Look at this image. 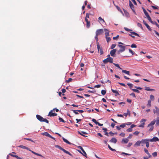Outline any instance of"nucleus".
<instances>
[{
    "label": "nucleus",
    "instance_id": "nucleus-1",
    "mask_svg": "<svg viewBox=\"0 0 159 159\" xmlns=\"http://www.w3.org/2000/svg\"><path fill=\"white\" fill-rule=\"evenodd\" d=\"M19 147L20 148H22L23 149H26L27 150H29V151H30L32 153L34 154L35 155H36L40 156L41 157H44L42 155H41V154L39 153H37L35 152H34L33 151H32L31 150L29 149L27 147L22 145H20V146H19Z\"/></svg>",
    "mask_w": 159,
    "mask_h": 159
},
{
    "label": "nucleus",
    "instance_id": "nucleus-2",
    "mask_svg": "<svg viewBox=\"0 0 159 159\" xmlns=\"http://www.w3.org/2000/svg\"><path fill=\"white\" fill-rule=\"evenodd\" d=\"M156 120L155 119H154L150 123H149L148 125V127H149L150 128L149 129V131H152L153 130L154 127L153 125H154L156 122Z\"/></svg>",
    "mask_w": 159,
    "mask_h": 159
},
{
    "label": "nucleus",
    "instance_id": "nucleus-3",
    "mask_svg": "<svg viewBox=\"0 0 159 159\" xmlns=\"http://www.w3.org/2000/svg\"><path fill=\"white\" fill-rule=\"evenodd\" d=\"M36 117L37 119L40 122H44L47 123H49V121L47 120L46 119L43 118L42 116L39 115H37Z\"/></svg>",
    "mask_w": 159,
    "mask_h": 159
},
{
    "label": "nucleus",
    "instance_id": "nucleus-4",
    "mask_svg": "<svg viewBox=\"0 0 159 159\" xmlns=\"http://www.w3.org/2000/svg\"><path fill=\"white\" fill-rule=\"evenodd\" d=\"M118 46L119 48H120V49L117 52V53L118 54H120V53L122 52L125 51L126 48L125 46L121 45H118Z\"/></svg>",
    "mask_w": 159,
    "mask_h": 159
},
{
    "label": "nucleus",
    "instance_id": "nucleus-5",
    "mask_svg": "<svg viewBox=\"0 0 159 159\" xmlns=\"http://www.w3.org/2000/svg\"><path fill=\"white\" fill-rule=\"evenodd\" d=\"M55 147L56 148H58L59 149L63 151L65 153H66L69 154L71 156H72V155L69 152L66 150L61 147L59 145H56L55 146Z\"/></svg>",
    "mask_w": 159,
    "mask_h": 159
},
{
    "label": "nucleus",
    "instance_id": "nucleus-6",
    "mask_svg": "<svg viewBox=\"0 0 159 159\" xmlns=\"http://www.w3.org/2000/svg\"><path fill=\"white\" fill-rule=\"evenodd\" d=\"M113 59L112 57H107L103 61V62L105 64L107 63L108 62L113 63Z\"/></svg>",
    "mask_w": 159,
    "mask_h": 159
},
{
    "label": "nucleus",
    "instance_id": "nucleus-7",
    "mask_svg": "<svg viewBox=\"0 0 159 159\" xmlns=\"http://www.w3.org/2000/svg\"><path fill=\"white\" fill-rule=\"evenodd\" d=\"M103 33V30L102 29L97 30L96 32V34L97 35H99Z\"/></svg>",
    "mask_w": 159,
    "mask_h": 159
},
{
    "label": "nucleus",
    "instance_id": "nucleus-8",
    "mask_svg": "<svg viewBox=\"0 0 159 159\" xmlns=\"http://www.w3.org/2000/svg\"><path fill=\"white\" fill-rule=\"evenodd\" d=\"M97 48L98 52L100 51V54H103V51H102V47H100L99 43L98 42H97Z\"/></svg>",
    "mask_w": 159,
    "mask_h": 159
},
{
    "label": "nucleus",
    "instance_id": "nucleus-9",
    "mask_svg": "<svg viewBox=\"0 0 159 159\" xmlns=\"http://www.w3.org/2000/svg\"><path fill=\"white\" fill-rule=\"evenodd\" d=\"M155 109H153V111L154 114H156L157 116H159V108L157 107H155Z\"/></svg>",
    "mask_w": 159,
    "mask_h": 159
},
{
    "label": "nucleus",
    "instance_id": "nucleus-10",
    "mask_svg": "<svg viewBox=\"0 0 159 159\" xmlns=\"http://www.w3.org/2000/svg\"><path fill=\"white\" fill-rule=\"evenodd\" d=\"M116 49H113L110 51V54L113 57H115L116 56Z\"/></svg>",
    "mask_w": 159,
    "mask_h": 159
},
{
    "label": "nucleus",
    "instance_id": "nucleus-11",
    "mask_svg": "<svg viewBox=\"0 0 159 159\" xmlns=\"http://www.w3.org/2000/svg\"><path fill=\"white\" fill-rule=\"evenodd\" d=\"M129 35L133 38H134V36H133L134 35L139 37V35L138 34L134 32H130V34H129Z\"/></svg>",
    "mask_w": 159,
    "mask_h": 159
},
{
    "label": "nucleus",
    "instance_id": "nucleus-12",
    "mask_svg": "<svg viewBox=\"0 0 159 159\" xmlns=\"http://www.w3.org/2000/svg\"><path fill=\"white\" fill-rule=\"evenodd\" d=\"M129 5L130 8L132 10L133 12L135 14H136V12L134 9V7L133 4L130 1H129Z\"/></svg>",
    "mask_w": 159,
    "mask_h": 159
},
{
    "label": "nucleus",
    "instance_id": "nucleus-13",
    "mask_svg": "<svg viewBox=\"0 0 159 159\" xmlns=\"http://www.w3.org/2000/svg\"><path fill=\"white\" fill-rule=\"evenodd\" d=\"M78 148H79L80 149L82 150V151L83 152V154H82L85 157H87V154H86L85 152L84 151V150L83 148H82V147L81 146H78Z\"/></svg>",
    "mask_w": 159,
    "mask_h": 159
},
{
    "label": "nucleus",
    "instance_id": "nucleus-14",
    "mask_svg": "<svg viewBox=\"0 0 159 159\" xmlns=\"http://www.w3.org/2000/svg\"><path fill=\"white\" fill-rule=\"evenodd\" d=\"M53 110H51L49 113L48 116H55L57 115V114L56 113H53Z\"/></svg>",
    "mask_w": 159,
    "mask_h": 159
},
{
    "label": "nucleus",
    "instance_id": "nucleus-15",
    "mask_svg": "<svg viewBox=\"0 0 159 159\" xmlns=\"http://www.w3.org/2000/svg\"><path fill=\"white\" fill-rule=\"evenodd\" d=\"M148 141H149V139H142L141 141H140L141 144H142L141 145L143 146L145 143H147V142Z\"/></svg>",
    "mask_w": 159,
    "mask_h": 159
},
{
    "label": "nucleus",
    "instance_id": "nucleus-16",
    "mask_svg": "<svg viewBox=\"0 0 159 159\" xmlns=\"http://www.w3.org/2000/svg\"><path fill=\"white\" fill-rule=\"evenodd\" d=\"M149 141L151 142H156L159 141V139L157 137H154L151 139H149Z\"/></svg>",
    "mask_w": 159,
    "mask_h": 159
},
{
    "label": "nucleus",
    "instance_id": "nucleus-17",
    "mask_svg": "<svg viewBox=\"0 0 159 159\" xmlns=\"http://www.w3.org/2000/svg\"><path fill=\"white\" fill-rule=\"evenodd\" d=\"M126 125L125 124H123L120 125V126H116V129L118 130H120L121 128H124Z\"/></svg>",
    "mask_w": 159,
    "mask_h": 159
},
{
    "label": "nucleus",
    "instance_id": "nucleus-18",
    "mask_svg": "<svg viewBox=\"0 0 159 159\" xmlns=\"http://www.w3.org/2000/svg\"><path fill=\"white\" fill-rule=\"evenodd\" d=\"M104 30L105 31V37H108L109 36V31L106 29H104Z\"/></svg>",
    "mask_w": 159,
    "mask_h": 159
},
{
    "label": "nucleus",
    "instance_id": "nucleus-19",
    "mask_svg": "<svg viewBox=\"0 0 159 159\" xmlns=\"http://www.w3.org/2000/svg\"><path fill=\"white\" fill-rule=\"evenodd\" d=\"M109 141L111 143H116L117 142V140L115 138H112Z\"/></svg>",
    "mask_w": 159,
    "mask_h": 159
},
{
    "label": "nucleus",
    "instance_id": "nucleus-20",
    "mask_svg": "<svg viewBox=\"0 0 159 159\" xmlns=\"http://www.w3.org/2000/svg\"><path fill=\"white\" fill-rule=\"evenodd\" d=\"M123 11L126 16L127 17H129V13L125 10L123 9Z\"/></svg>",
    "mask_w": 159,
    "mask_h": 159
},
{
    "label": "nucleus",
    "instance_id": "nucleus-21",
    "mask_svg": "<svg viewBox=\"0 0 159 159\" xmlns=\"http://www.w3.org/2000/svg\"><path fill=\"white\" fill-rule=\"evenodd\" d=\"M129 141V140L127 139H123L122 140V143H126Z\"/></svg>",
    "mask_w": 159,
    "mask_h": 159
},
{
    "label": "nucleus",
    "instance_id": "nucleus-22",
    "mask_svg": "<svg viewBox=\"0 0 159 159\" xmlns=\"http://www.w3.org/2000/svg\"><path fill=\"white\" fill-rule=\"evenodd\" d=\"M111 90L113 93L116 94V96H117V95H120L119 93L117 90L112 89H111Z\"/></svg>",
    "mask_w": 159,
    "mask_h": 159
},
{
    "label": "nucleus",
    "instance_id": "nucleus-23",
    "mask_svg": "<svg viewBox=\"0 0 159 159\" xmlns=\"http://www.w3.org/2000/svg\"><path fill=\"white\" fill-rule=\"evenodd\" d=\"M140 144H141L140 141H138L134 144V146L135 147L136 146H139L140 145Z\"/></svg>",
    "mask_w": 159,
    "mask_h": 159
},
{
    "label": "nucleus",
    "instance_id": "nucleus-24",
    "mask_svg": "<svg viewBox=\"0 0 159 159\" xmlns=\"http://www.w3.org/2000/svg\"><path fill=\"white\" fill-rule=\"evenodd\" d=\"M142 8L143 11L145 15L146 16H148V15H148V13L147 12V11H146V10L144 9V7H142Z\"/></svg>",
    "mask_w": 159,
    "mask_h": 159
},
{
    "label": "nucleus",
    "instance_id": "nucleus-25",
    "mask_svg": "<svg viewBox=\"0 0 159 159\" xmlns=\"http://www.w3.org/2000/svg\"><path fill=\"white\" fill-rule=\"evenodd\" d=\"M43 135L46 136H47L49 137L50 136V135L48 134V133L46 132H45L44 133H43L42 134Z\"/></svg>",
    "mask_w": 159,
    "mask_h": 159
},
{
    "label": "nucleus",
    "instance_id": "nucleus-26",
    "mask_svg": "<svg viewBox=\"0 0 159 159\" xmlns=\"http://www.w3.org/2000/svg\"><path fill=\"white\" fill-rule=\"evenodd\" d=\"M98 20L99 21L102 22V23L103 22L105 23L104 20L102 19L101 17H99L98 18Z\"/></svg>",
    "mask_w": 159,
    "mask_h": 159
},
{
    "label": "nucleus",
    "instance_id": "nucleus-27",
    "mask_svg": "<svg viewBox=\"0 0 159 159\" xmlns=\"http://www.w3.org/2000/svg\"><path fill=\"white\" fill-rule=\"evenodd\" d=\"M122 72L123 73H125L128 75H130L129 74V71L125 70H122Z\"/></svg>",
    "mask_w": 159,
    "mask_h": 159
},
{
    "label": "nucleus",
    "instance_id": "nucleus-28",
    "mask_svg": "<svg viewBox=\"0 0 159 159\" xmlns=\"http://www.w3.org/2000/svg\"><path fill=\"white\" fill-rule=\"evenodd\" d=\"M62 139H63V141L64 142L66 143H67L69 144H71V143L67 139H65L64 137L62 138Z\"/></svg>",
    "mask_w": 159,
    "mask_h": 159
},
{
    "label": "nucleus",
    "instance_id": "nucleus-29",
    "mask_svg": "<svg viewBox=\"0 0 159 159\" xmlns=\"http://www.w3.org/2000/svg\"><path fill=\"white\" fill-rule=\"evenodd\" d=\"M147 106L149 107L151 106V100H149L148 101Z\"/></svg>",
    "mask_w": 159,
    "mask_h": 159
},
{
    "label": "nucleus",
    "instance_id": "nucleus-30",
    "mask_svg": "<svg viewBox=\"0 0 159 159\" xmlns=\"http://www.w3.org/2000/svg\"><path fill=\"white\" fill-rule=\"evenodd\" d=\"M144 152L146 153L149 157H151V155L149 153L148 150L146 148L144 149Z\"/></svg>",
    "mask_w": 159,
    "mask_h": 159
},
{
    "label": "nucleus",
    "instance_id": "nucleus-31",
    "mask_svg": "<svg viewBox=\"0 0 159 159\" xmlns=\"http://www.w3.org/2000/svg\"><path fill=\"white\" fill-rule=\"evenodd\" d=\"M156 125L157 126L159 125V116H157V118Z\"/></svg>",
    "mask_w": 159,
    "mask_h": 159
},
{
    "label": "nucleus",
    "instance_id": "nucleus-32",
    "mask_svg": "<svg viewBox=\"0 0 159 159\" xmlns=\"http://www.w3.org/2000/svg\"><path fill=\"white\" fill-rule=\"evenodd\" d=\"M151 7L154 9H158L159 8V7L157 6H152Z\"/></svg>",
    "mask_w": 159,
    "mask_h": 159
},
{
    "label": "nucleus",
    "instance_id": "nucleus-33",
    "mask_svg": "<svg viewBox=\"0 0 159 159\" xmlns=\"http://www.w3.org/2000/svg\"><path fill=\"white\" fill-rule=\"evenodd\" d=\"M137 26L139 27L142 30L143 29V27L142 26V25L140 23H137Z\"/></svg>",
    "mask_w": 159,
    "mask_h": 159
},
{
    "label": "nucleus",
    "instance_id": "nucleus-34",
    "mask_svg": "<svg viewBox=\"0 0 159 159\" xmlns=\"http://www.w3.org/2000/svg\"><path fill=\"white\" fill-rule=\"evenodd\" d=\"M132 90H133V91L138 93H139L140 92L137 89H132Z\"/></svg>",
    "mask_w": 159,
    "mask_h": 159
},
{
    "label": "nucleus",
    "instance_id": "nucleus-35",
    "mask_svg": "<svg viewBox=\"0 0 159 159\" xmlns=\"http://www.w3.org/2000/svg\"><path fill=\"white\" fill-rule=\"evenodd\" d=\"M106 39L107 43H109L111 40V38L108 37H106Z\"/></svg>",
    "mask_w": 159,
    "mask_h": 159
},
{
    "label": "nucleus",
    "instance_id": "nucleus-36",
    "mask_svg": "<svg viewBox=\"0 0 159 159\" xmlns=\"http://www.w3.org/2000/svg\"><path fill=\"white\" fill-rule=\"evenodd\" d=\"M108 147L109 148L110 150H111V151H116V150L115 149H113V148H112L111 147V146H110V145L109 144H108Z\"/></svg>",
    "mask_w": 159,
    "mask_h": 159
},
{
    "label": "nucleus",
    "instance_id": "nucleus-37",
    "mask_svg": "<svg viewBox=\"0 0 159 159\" xmlns=\"http://www.w3.org/2000/svg\"><path fill=\"white\" fill-rule=\"evenodd\" d=\"M113 64L115 65V66L118 67L120 69H122L119 66V65L118 64L114 63Z\"/></svg>",
    "mask_w": 159,
    "mask_h": 159
},
{
    "label": "nucleus",
    "instance_id": "nucleus-38",
    "mask_svg": "<svg viewBox=\"0 0 159 159\" xmlns=\"http://www.w3.org/2000/svg\"><path fill=\"white\" fill-rule=\"evenodd\" d=\"M150 99L151 100L153 101L154 100V97L153 95H151L150 96Z\"/></svg>",
    "mask_w": 159,
    "mask_h": 159
},
{
    "label": "nucleus",
    "instance_id": "nucleus-39",
    "mask_svg": "<svg viewBox=\"0 0 159 159\" xmlns=\"http://www.w3.org/2000/svg\"><path fill=\"white\" fill-rule=\"evenodd\" d=\"M145 123H141V124L139 126V127H144Z\"/></svg>",
    "mask_w": 159,
    "mask_h": 159
},
{
    "label": "nucleus",
    "instance_id": "nucleus-40",
    "mask_svg": "<svg viewBox=\"0 0 159 159\" xmlns=\"http://www.w3.org/2000/svg\"><path fill=\"white\" fill-rule=\"evenodd\" d=\"M72 80V79L71 78H69L68 80H66V83H69L71 82Z\"/></svg>",
    "mask_w": 159,
    "mask_h": 159
},
{
    "label": "nucleus",
    "instance_id": "nucleus-41",
    "mask_svg": "<svg viewBox=\"0 0 159 159\" xmlns=\"http://www.w3.org/2000/svg\"><path fill=\"white\" fill-rule=\"evenodd\" d=\"M146 26L147 28H148V29L150 31H152V29H151L150 28V26L147 24V25H146Z\"/></svg>",
    "mask_w": 159,
    "mask_h": 159
},
{
    "label": "nucleus",
    "instance_id": "nucleus-42",
    "mask_svg": "<svg viewBox=\"0 0 159 159\" xmlns=\"http://www.w3.org/2000/svg\"><path fill=\"white\" fill-rule=\"evenodd\" d=\"M127 85L130 87V89H131V88L133 87V84L130 83H128Z\"/></svg>",
    "mask_w": 159,
    "mask_h": 159
},
{
    "label": "nucleus",
    "instance_id": "nucleus-43",
    "mask_svg": "<svg viewBox=\"0 0 159 159\" xmlns=\"http://www.w3.org/2000/svg\"><path fill=\"white\" fill-rule=\"evenodd\" d=\"M146 121V119H143L140 121L141 123H145V122Z\"/></svg>",
    "mask_w": 159,
    "mask_h": 159
},
{
    "label": "nucleus",
    "instance_id": "nucleus-44",
    "mask_svg": "<svg viewBox=\"0 0 159 159\" xmlns=\"http://www.w3.org/2000/svg\"><path fill=\"white\" fill-rule=\"evenodd\" d=\"M106 93V91L104 90H102L101 91V93L103 95H104Z\"/></svg>",
    "mask_w": 159,
    "mask_h": 159
},
{
    "label": "nucleus",
    "instance_id": "nucleus-45",
    "mask_svg": "<svg viewBox=\"0 0 159 159\" xmlns=\"http://www.w3.org/2000/svg\"><path fill=\"white\" fill-rule=\"evenodd\" d=\"M139 133V132L138 131H135L134 132V133L133 134H134L136 135H138Z\"/></svg>",
    "mask_w": 159,
    "mask_h": 159
},
{
    "label": "nucleus",
    "instance_id": "nucleus-46",
    "mask_svg": "<svg viewBox=\"0 0 159 159\" xmlns=\"http://www.w3.org/2000/svg\"><path fill=\"white\" fill-rule=\"evenodd\" d=\"M131 47L132 48H136L137 47V46L136 44H133L131 45Z\"/></svg>",
    "mask_w": 159,
    "mask_h": 159
},
{
    "label": "nucleus",
    "instance_id": "nucleus-47",
    "mask_svg": "<svg viewBox=\"0 0 159 159\" xmlns=\"http://www.w3.org/2000/svg\"><path fill=\"white\" fill-rule=\"evenodd\" d=\"M127 113L128 115L130 117L131 116V113H130V112L129 111V110L127 109Z\"/></svg>",
    "mask_w": 159,
    "mask_h": 159
},
{
    "label": "nucleus",
    "instance_id": "nucleus-48",
    "mask_svg": "<svg viewBox=\"0 0 159 159\" xmlns=\"http://www.w3.org/2000/svg\"><path fill=\"white\" fill-rule=\"evenodd\" d=\"M124 29L127 31H132V30L129 29L126 27H124Z\"/></svg>",
    "mask_w": 159,
    "mask_h": 159
},
{
    "label": "nucleus",
    "instance_id": "nucleus-49",
    "mask_svg": "<svg viewBox=\"0 0 159 159\" xmlns=\"http://www.w3.org/2000/svg\"><path fill=\"white\" fill-rule=\"evenodd\" d=\"M116 7L117 9L120 11L121 12H122V11L121 9L119 7H118V6H116Z\"/></svg>",
    "mask_w": 159,
    "mask_h": 159
},
{
    "label": "nucleus",
    "instance_id": "nucleus-50",
    "mask_svg": "<svg viewBox=\"0 0 159 159\" xmlns=\"http://www.w3.org/2000/svg\"><path fill=\"white\" fill-rule=\"evenodd\" d=\"M129 52L130 53H131V54L133 55H134L135 53L132 50H131V49H129Z\"/></svg>",
    "mask_w": 159,
    "mask_h": 159
},
{
    "label": "nucleus",
    "instance_id": "nucleus-51",
    "mask_svg": "<svg viewBox=\"0 0 159 159\" xmlns=\"http://www.w3.org/2000/svg\"><path fill=\"white\" fill-rule=\"evenodd\" d=\"M148 20L150 22L152 20L151 19L150 16L149 15H148V16H146Z\"/></svg>",
    "mask_w": 159,
    "mask_h": 159
},
{
    "label": "nucleus",
    "instance_id": "nucleus-52",
    "mask_svg": "<svg viewBox=\"0 0 159 159\" xmlns=\"http://www.w3.org/2000/svg\"><path fill=\"white\" fill-rule=\"evenodd\" d=\"M87 23V27L89 28L90 26V21L86 22Z\"/></svg>",
    "mask_w": 159,
    "mask_h": 159
},
{
    "label": "nucleus",
    "instance_id": "nucleus-53",
    "mask_svg": "<svg viewBox=\"0 0 159 159\" xmlns=\"http://www.w3.org/2000/svg\"><path fill=\"white\" fill-rule=\"evenodd\" d=\"M126 131L128 132H131L132 131V129L130 127L127 130H126Z\"/></svg>",
    "mask_w": 159,
    "mask_h": 159
},
{
    "label": "nucleus",
    "instance_id": "nucleus-54",
    "mask_svg": "<svg viewBox=\"0 0 159 159\" xmlns=\"http://www.w3.org/2000/svg\"><path fill=\"white\" fill-rule=\"evenodd\" d=\"M59 120L61 122H62L65 123V121L61 117H59Z\"/></svg>",
    "mask_w": 159,
    "mask_h": 159
},
{
    "label": "nucleus",
    "instance_id": "nucleus-55",
    "mask_svg": "<svg viewBox=\"0 0 159 159\" xmlns=\"http://www.w3.org/2000/svg\"><path fill=\"white\" fill-rule=\"evenodd\" d=\"M130 96H133L134 98H135L136 96L135 93H132L130 94Z\"/></svg>",
    "mask_w": 159,
    "mask_h": 159
},
{
    "label": "nucleus",
    "instance_id": "nucleus-56",
    "mask_svg": "<svg viewBox=\"0 0 159 159\" xmlns=\"http://www.w3.org/2000/svg\"><path fill=\"white\" fill-rule=\"evenodd\" d=\"M152 155L154 157H156L157 156V152H155L152 153Z\"/></svg>",
    "mask_w": 159,
    "mask_h": 159
},
{
    "label": "nucleus",
    "instance_id": "nucleus-57",
    "mask_svg": "<svg viewBox=\"0 0 159 159\" xmlns=\"http://www.w3.org/2000/svg\"><path fill=\"white\" fill-rule=\"evenodd\" d=\"M119 35H117L116 37H113V39L114 40H116L119 37Z\"/></svg>",
    "mask_w": 159,
    "mask_h": 159
},
{
    "label": "nucleus",
    "instance_id": "nucleus-58",
    "mask_svg": "<svg viewBox=\"0 0 159 159\" xmlns=\"http://www.w3.org/2000/svg\"><path fill=\"white\" fill-rule=\"evenodd\" d=\"M118 83L121 86H123L125 87H126V85L124 83H120V82H118Z\"/></svg>",
    "mask_w": 159,
    "mask_h": 159
},
{
    "label": "nucleus",
    "instance_id": "nucleus-59",
    "mask_svg": "<svg viewBox=\"0 0 159 159\" xmlns=\"http://www.w3.org/2000/svg\"><path fill=\"white\" fill-rule=\"evenodd\" d=\"M116 46V45L115 44H113L111 45V49H113Z\"/></svg>",
    "mask_w": 159,
    "mask_h": 159
},
{
    "label": "nucleus",
    "instance_id": "nucleus-60",
    "mask_svg": "<svg viewBox=\"0 0 159 159\" xmlns=\"http://www.w3.org/2000/svg\"><path fill=\"white\" fill-rule=\"evenodd\" d=\"M89 15H90V14L89 13H87L86 14V17H85V18H86L88 19V18H89Z\"/></svg>",
    "mask_w": 159,
    "mask_h": 159
},
{
    "label": "nucleus",
    "instance_id": "nucleus-61",
    "mask_svg": "<svg viewBox=\"0 0 159 159\" xmlns=\"http://www.w3.org/2000/svg\"><path fill=\"white\" fill-rule=\"evenodd\" d=\"M73 112L75 113V114L76 115H77V114H79V113H78V111H77V110H72Z\"/></svg>",
    "mask_w": 159,
    "mask_h": 159
},
{
    "label": "nucleus",
    "instance_id": "nucleus-62",
    "mask_svg": "<svg viewBox=\"0 0 159 159\" xmlns=\"http://www.w3.org/2000/svg\"><path fill=\"white\" fill-rule=\"evenodd\" d=\"M125 134L123 133H121L120 134V135L121 136H122L123 137H124L125 136Z\"/></svg>",
    "mask_w": 159,
    "mask_h": 159
},
{
    "label": "nucleus",
    "instance_id": "nucleus-63",
    "mask_svg": "<svg viewBox=\"0 0 159 159\" xmlns=\"http://www.w3.org/2000/svg\"><path fill=\"white\" fill-rule=\"evenodd\" d=\"M115 125L114 123H112L111 124V126L112 128H114Z\"/></svg>",
    "mask_w": 159,
    "mask_h": 159
},
{
    "label": "nucleus",
    "instance_id": "nucleus-64",
    "mask_svg": "<svg viewBox=\"0 0 159 159\" xmlns=\"http://www.w3.org/2000/svg\"><path fill=\"white\" fill-rule=\"evenodd\" d=\"M132 144L133 143H129L128 144L127 147H129L132 145Z\"/></svg>",
    "mask_w": 159,
    "mask_h": 159
}]
</instances>
